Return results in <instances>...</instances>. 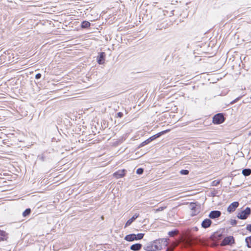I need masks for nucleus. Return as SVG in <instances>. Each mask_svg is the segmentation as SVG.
Listing matches in <instances>:
<instances>
[{
    "label": "nucleus",
    "mask_w": 251,
    "mask_h": 251,
    "mask_svg": "<svg viewBox=\"0 0 251 251\" xmlns=\"http://www.w3.org/2000/svg\"><path fill=\"white\" fill-rule=\"evenodd\" d=\"M224 117L222 113L215 115L213 118V122L215 124H220L224 122Z\"/></svg>",
    "instance_id": "f257e3e1"
},
{
    "label": "nucleus",
    "mask_w": 251,
    "mask_h": 251,
    "mask_svg": "<svg viewBox=\"0 0 251 251\" xmlns=\"http://www.w3.org/2000/svg\"><path fill=\"white\" fill-rule=\"evenodd\" d=\"M251 213V209L247 207L244 210L239 213L237 217L240 219H246Z\"/></svg>",
    "instance_id": "f03ea898"
},
{
    "label": "nucleus",
    "mask_w": 251,
    "mask_h": 251,
    "mask_svg": "<svg viewBox=\"0 0 251 251\" xmlns=\"http://www.w3.org/2000/svg\"><path fill=\"white\" fill-rule=\"evenodd\" d=\"M163 242H164V240L160 239V240L154 241L152 243L154 250H155V251H160L162 249L161 243Z\"/></svg>",
    "instance_id": "7ed1b4c3"
},
{
    "label": "nucleus",
    "mask_w": 251,
    "mask_h": 251,
    "mask_svg": "<svg viewBox=\"0 0 251 251\" xmlns=\"http://www.w3.org/2000/svg\"><path fill=\"white\" fill-rule=\"evenodd\" d=\"M234 243V239L233 236H228L226 237L222 242V245L226 246L227 245H232Z\"/></svg>",
    "instance_id": "20e7f679"
},
{
    "label": "nucleus",
    "mask_w": 251,
    "mask_h": 251,
    "mask_svg": "<svg viewBox=\"0 0 251 251\" xmlns=\"http://www.w3.org/2000/svg\"><path fill=\"white\" fill-rule=\"evenodd\" d=\"M139 216L138 213H135L132 218L129 219L126 223L125 227L129 226Z\"/></svg>",
    "instance_id": "39448f33"
},
{
    "label": "nucleus",
    "mask_w": 251,
    "mask_h": 251,
    "mask_svg": "<svg viewBox=\"0 0 251 251\" xmlns=\"http://www.w3.org/2000/svg\"><path fill=\"white\" fill-rule=\"evenodd\" d=\"M239 203L235 201L230 204L227 208V211L229 212H233L235 210L236 208L238 206Z\"/></svg>",
    "instance_id": "423d86ee"
},
{
    "label": "nucleus",
    "mask_w": 251,
    "mask_h": 251,
    "mask_svg": "<svg viewBox=\"0 0 251 251\" xmlns=\"http://www.w3.org/2000/svg\"><path fill=\"white\" fill-rule=\"evenodd\" d=\"M125 170H119L117 172H115L113 174V176L116 178H121L125 176Z\"/></svg>",
    "instance_id": "0eeeda50"
},
{
    "label": "nucleus",
    "mask_w": 251,
    "mask_h": 251,
    "mask_svg": "<svg viewBox=\"0 0 251 251\" xmlns=\"http://www.w3.org/2000/svg\"><path fill=\"white\" fill-rule=\"evenodd\" d=\"M221 214V213L219 211H212L210 213L209 217L211 219H215L219 217Z\"/></svg>",
    "instance_id": "6e6552de"
},
{
    "label": "nucleus",
    "mask_w": 251,
    "mask_h": 251,
    "mask_svg": "<svg viewBox=\"0 0 251 251\" xmlns=\"http://www.w3.org/2000/svg\"><path fill=\"white\" fill-rule=\"evenodd\" d=\"M124 239L128 242H132L136 240V236L135 234H130L126 235Z\"/></svg>",
    "instance_id": "1a4fd4ad"
},
{
    "label": "nucleus",
    "mask_w": 251,
    "mask_h": 251,
    "mask_svg": "<svg viewBox=\"0 0 251 251\" xmlns=\"http://www.w3.org/2000/svg\"><path fill=\"white\" fill-rule=\"evenodd\" d=\"M105 57V53L100 52L97 58V62L99 64H103L104 63Z\"/></svg>",
    "instance_id": "9d476101"
},
{
    "label": "nucleus",
    "mask_w": 251,
    "mask_h": 251,
    "mask_svg": "<svg viewBox=\"0 0 251 251\" xmlns=\"http://www.w3.org/2000/svg\"><path fill=\"white\" fill-rule=\"evenodd\" d=\"M170 129H167V130H164V131H162L161 132H159L158 133L151 137L150 138V140H151V141H153V140L155 139L156 138H158L160 136H161V135H163L169 131H170Z\"/></svg>",
    "instance_id": "9b49d317"
},
{
    "label": "nucleus",
    "mask_w": 251,
    "mask_h": 251,
    "mask_svg": "<svg viewBox=\"0 0 251 251\" xmlns=\"http://www.w3.org/2000/svg\"><path fill=\"white\" fill-rule=\"evenodd\" d=\"M211 224V221L210 219H205L201 223V226L203 228H207L209 227Z\"/></svg>",
    "instance_id": "f8f14e48"
},
{
    "label": "nucleus",
    "mask_w": 251,
    "mask_h": 251,
    "mask_svg": "<svg viewBox=\"0 0 251 251\" xmlns=\"http://www.w3.org/2000/svg\"><path fill=\"white\" fill-rule=\"evenodd\" d=\"M142 247V246L141 244H135L131 245L130 249L134 251H138L141 249Z\"/></svg>",
    "instance_id": "ddd939ff"
},
{
    "label": "nucleus",
    "mask_w": 251,
    "mask_h": 251,
    "mask_svg": "<svg viewBox=\"0 0 251 251\" xmlns=\"http://www.w3.org/2000/svg\"><path fill=\"white\" fill-rule=\"evenodd\" d=\"M242 174L245 176H249L251 174V170L250 169H245L242 171Z\"/></svg>",
    "instance_id": "4468645a"
},
{
    "label": "nucleus",
    "mask_w": 251,
    "mask_h": 251,
    "mask_svg": "<svg viewBox=\"0 0 251 251\" xmlns=\"http://www.w3.org/2000/svg\"><path fill=\"white\" fill-rule=\"evenodd\" d=\"M90 25V23L88 21H83L81 24L82 28H88Z\"/></svg>",
    "instance_id": "2eb2a0df"
},
{
    "label": "nucleus",
    "mask_w": 251,
    "mask_h": 251,
    "mask_svg": "<svg viewBox=\"0 0 251 251\" xmlns=\"http://www.w3.org/2000/svg\"><path fill=\"white\" fill-rule=\"evenodd\" d=\"M245 241L248 247L251 248V236L247 237Z\"/></svg>",
    "instance_id": "dca6fc26"
},
{
    "label": "nucleus",
    "mask_w": 251,
    "mask_h": 251,
    "mask_svg": "<svg viewBox=\"0 0 251 251\" xmlns=\"http://www.w3.org/2000/svg\"><path fill=\"white\" fill-rule=\"evenodd\" d=\"M145 250L148 251H155V250H154L152 244L151 245L147 246Z\"/></svg>",
    "instance_id": "f3484780"
},
{
    "label": "nucleus",
    "mask_w": 251,
    "mask_h": 251,
    "mask_svg": "<svg viewBox=\"0 0 251 251\" xmlns=\"http://www.w3.org/2000/svg\"><path fill=\"white\" fill-rule=\"evenodd\" d=\"M144 236V233H138L137 234H135L136 240H139L142 239Z\"/></svg>",
    "instance_id": "a211bd4d"
},
{
    "label": "nucleus",
    "mask_w": 251,
    "mask_h": 251,
    "mask_svg": "<svg viewBox=\"0 0 251 251\" xmlns=\"http://www.w3.org/2000/svg\"><path fill=\"white\" fill-rule=\"evenodd\" d=\"M166 208V206L159 207V208H157L156 209H154V213H157V212H158L159 211H162L164 209H165Z\"/></svg>",
    "instance_id": "6ab92c4d"
},
{
    "label": "nucleus",
    "mask_w": 251,
    "mask_h": 251,
    "mask_svg": "<svg viewBox=\"0 0 251 251\" xmlns=\"http://www.w3.org/2000/svg\"><path fill=\"white\" fill-rule=\"evenodd\" d=\"M31 210L30 209L28 208L26 209L23 213V215L24 217H25L27 215H28L30 213Z\"/></svg>",
    "instance_id": "aec40b11"
},
{
    "label": "nucleus",
    "mask_w": 251,
    "mask_h": 251,
    "mask_svg": "<svg viewBox=\"0 0 251 251\" xmlns=\"http://www.w3.org/2000/svg\"><path fill=\"white\" fill-rule=\"evenodd\" d=\"M180 174L183 175H188L189 173V171L187 170H182L180 172Z\"/></svg>",
    "instance_id": "412c9836"
},
{
    "label": "nucleus",
    "mask_w": 251,
    "mask_h": 251,
    "mask_svg": "<svg viewBox=\"0 0 251 251\" xmlns=\"http://www.w3.org/2000/svg\"><path fill=\"white\" fill-rule=\"evenodd\" d=\"M177 231H169V233H168V234L169 235H170V236H174L176 234H177Z\"/></svg>",
    "instance_id": "4be33fe9"
},
{
    "label": "nucleus",
    "mask_w": 251,
    "mask_h": 251,
    "mask_svg": "<svg viewBox=\"0 0 251 251\" xmlns=\"http://www.w3.org/2000/svg\"><path fill=\"white\" fill-rule=\"evenodd\" d=\"M143 173V169L142 168H139L136 171V173L139 175L142 174Z\"/></svg>",
    "instance_id": "5701e85b"
},
{
    "label": "nucleus",
    "mask_w": 251,
    "mask_h": 251,
    "mask_svg": "<svg viewBox=\"0 0 251 251\" xmlns=\"http://www.w3.org/2000/svg\"><path fill=\"white\" fill-rule=\"evenodd\" d=\"M246 229L251 232V224H249L247 226Z\"/></svg>",
    "instance_id": "b1692460"
},
{
    "label": "nucleus",
    "mask_w": 251,
    "mask_h": 251,
    "mask_svg": "<svg viewBox=\"0 0 251 251\" xmlns=\"http://www.w3.org/2000/svg\"><path fill=\"white\" fill-rule=\"evenodd\" d=\"M41 77V75L40 74H36V75H35V78L36 79H39Z\"/></svg>",
    "instance_id": "393cba45"
},
{
    "label": "nucleus",
    "mask_w": 251,
    "mask_h": 251,
    "mask_svg": "<svg viewBox=\"0 0 251 251\" xmlns=\"http://www.w3.org/2000/svg\"><path fill=\"white\" fill-rule=\"evenodd\" d=\"M147 144H147V143L146 141H144L143 142H142V143H141V145H140V146H145V145H147Z\"/></svg>",
    "instance_id": "a878e982"
},
{
    "label": "nucleus",
    "mask_w": 251,
    "mask_h": 251,
    "mask_svg": "<svg viewBox=\"0 0 251 251\" xmlns=\"http://www.w3.org/2000/svg\"><path fill=\"white\" fill-rule=\"evenodd\" d=\"M146 141L147 144H149V143H150L151 141V140H150V138L148 139Z\"/></svg>",
    "instance_id": "bb28decb"
},
{
    "label": "nucleus",
    "mask_w": 251,
    "mask_h": 251,
    "mask_svg": "<svg viewBox=\"0 0 251 251\" xmlns=\"http://www.w3.org/2000/svg\"><path fill=\"white\" fill-rule=\"evenodd\" d=\"M118 115H119V116H121V113L120 112H119V113H118Z\"/></svg>",
    "instance_id": "cd10ccee"
},
{
    "label": "nucleus",
    "mask_w": 251,
    "mask_h": 251,
    "mask_svg": "<svg viewBox=\"0 0 251 251\" xmlns=\"http://www.w3.org/2000/svg\"><path fill=\"white\" fill-rule=\"evenodd\" d=\"M149 203H150V204H153V203H152V202H150Z\"/></svg>",
    "instance_id": "c85d7f7f"
}]
</instances>
